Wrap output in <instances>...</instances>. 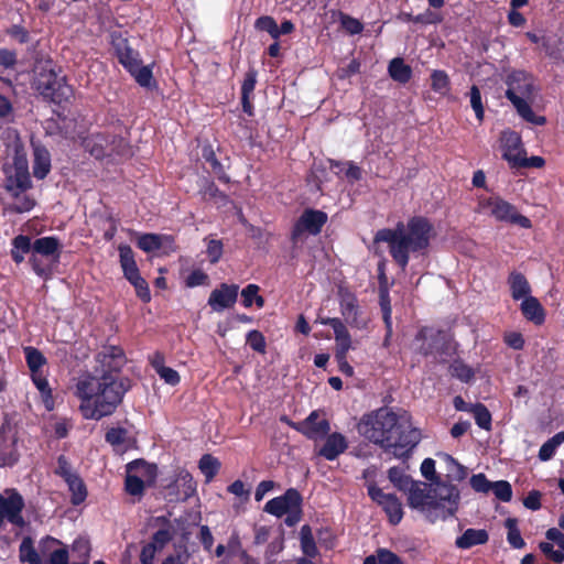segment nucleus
Wrapping results in <instances>:
<instances>
[{"mask_svg":"<svg viewBox=\"0 0 564 564\" xmlns=\"http://www.w3.org/2000/svg\"><path fill=\"white\" fill-rule=\"evenodd\" d=\"M301 496L295 489H289L283 496L269 500L264 511L275 517L286 516L285 523L293 525L301 518Z\"/></svg>","mask_w":564,"mask_h":564,"instance_id":"9d476101","label":"nucleus"},{"mask_svg":"<svg viewBox=\"0 0 564 564\" xmlns=\"http://www.w3.org/2000/svg\"><path fill=\"white\" fill-rule=\"evenodd\" d=\"M327 220V215L319 210H306L299 219L294 236H299L302 232H308L316 235L321 231L323 225Z\"/></svg>","mask_w":564,"mask_h":564,"instance_id":"4be33fe9","label":"nucleus"},{"mask_svg":"<svg viewBox=\"0 0 564 564\" xmlns=\"http://www.w3.org/2000/svg\"><path fill=\"white\" fill-rule=\"evenodd\" d=\"M189 553L184 546H174L173 551L164 556L161 564H186Z\"/></svg>","mask_w":564,"mask_h":564,"instance_id":"3c124183","label":"nucleus"},{"mask_svg":"<svg viewBox=\"0 0 564 564\" xmlns=\"http://www.w3.org/2000/svg\"><path fill=\"white\" fill-rule=\"evenodd\" d=\"M389 479L395 487L403 491H405L413 482V480H411L406 475H404L400 469L395 467L389 470Z\"/></svg>","mask_w":564,"mask_h":564,"instance_id":"5fc2aeb1","label":"nucleus"},{"mask_svg":"<svg viewBox=\"0 0 564 564\" xmlns=\"http://www.w3.org/2000/svg\"><path fill=\"white\" fill-rule=\"evenodd\" d=\"M98 364L93 371L78 377L75 384L78 410L86 420L111 415L131 387L130 380L119 373L124 364L120 348L106 347L98 355Z\"/></svg>","mask_w":564,"mask_h":564,"instance_id":"f257e3e1","label":"nucleus"},{"mask_svg":"<svg viewBox=\"0 0 564 564\" xmlns=\"http://www.w3.org/2000/svg\"><path fill=\"white\" fill-rule=\"evenodd\" d=\"M254 26L260 31L268 32L273 39L279 37L278 24L274 19L269 15L257 19Z\"/></svg>","mask_w":564,"mask_h":564,"instance_id":"864d4df0","label":"nucleus"},{"mask_svg":"<svg viewBox=\"0 0 564 564\" xmlns=\"http://www.w3.org/2000/svg\"><path fill=\"white\" fill-rule=\"evenodd\" d=\"M335 354L347 355L354 348L351 336L343 322H334Z\"/></svg>","mask_w":564,"mask_h":564,"instance_id":"7c9ffc66","label":"nucleus"},{"mask_svg":"<svg viewBox=\"0 0 564 564\" xmlns=\"http://www.w3.org/2000/svg\"><path fill=\"white\" fill-rule=\"evenodd\" d=\"M238 297V285L221 284L219 288L212 291L208 305L215 312H221L235 305Z\"/></svg>","mask_w":564,"mask_h":564,"instance_id":"a211bd4d","label":"nucleus"},{"mask_svg":"<svg viewBox=\"0 0 564 564\" xmlns=\"http://www.w3.org/2000/svg\"><path fill=\"white\" fill-rule=\"evenodd\" d=\"M207 256L210 262H217L223 256V245L219 240L210 239L207 242Z\"/></svg>","mask_w":564,"mask_h":564,"instance_id":"338daca9","label":"nucleus"},{"mask_svg":"<svg viewBox=\"0 0 564 564\" xmlns=\"http://www.w3.org/2000/svg\"><path fill=\"white\" fill-rule=\"evenodd\" d=\"M23 351L33 383L41 394L42 402L47 411H52L54 409L52 390L42 371L43 367L46 365V358L34 347H25Z\"/></svg>","mask_w":564,"mask_h":564,"instance_id":"0eeeda50","label":"nucleus"},{"mask_svg":"<svg viewBox=\"0 0 564 564\" xmlns=\"http://www.w3.org/2000/svg\"><path fill=\"white\" fill-rule=\"evenodd\" d=\"M368 494L373 501L382 507L392 524H398L402 520V505L394 495L386 494L375 485L368 486Z\"/></svg>","mask_w":564,"mask_h":564,"instance_id":"2eb2a0df","label":"nucleus"},{"mask_svg":"<svg viewBox=\"0 0 564 564\" xmlns=\"http://www.w3.org/2000/svg\"><path fill=\"white\" fill-rule=\"evenodd\" d=\"M172 531L170 528L159 530L152 539V542L142 547L140 561L142 564H153L158 554H161L165 545L172 539Z\"/></svg>","mask_w":564,"mask_h":564,"instance_id":"aec40b11","label":"nucleus"},{"mask_svg":"<svg viewBox=\"0 0 564 564\" xmlns=\"http://www.w3.org/2000/svg\"><path fill=\"white\" fill-rule=\"evenodd\" d=\"M51 170V155L48 151L41 147L34 145L33 174L37 178H44Z\"/></svg>","mask_w":564,"mask_h":564,"instance_id":"473e14b6","label":"nucleus"},{"mask_svg":"<svg viewBox=\"0 0 564 564\" xmlns=\"http://www.w3.org/2000/svg\"><path fill=\"white\" fill-rule=\"evenodd\" d=\"M507 85V98L511 101L518 113L528 122L539 126L543 124L545 119L536 116L530 107L534 100L533 79L524 72H513L508 76Z\"/></svg>","mask_w":564,"mask_h":564,"instance_id":"423d86ee","label":"nucleus"},{"mask_svg":"<svg viewBox=\"0 0 564 564\" xmlns=\"http://www.w3.org/2000/svg\"><path fill=\"white\" fill-rule=\"evenodd\" d=\"M137 83L141 86L149 87L152 82V70L149 66H143L141 62L134 69L130 72Z\"/></svg>","mask_w":564,"mask_h":564,"instance_id":"603ef678","label":"nucleus"},{"mask_svg":"<svg viewBox=\"0 0 564 564\" xmlns=\"http://www.w3.org/2000/svg\"><path fill=\"white\" fill-rule=\"evenodd\" d=\"M409 506L423 512L431 520L452 516L458 502V490L448 485H437L435 488L427 484L413 481L405 490Z\"/></svg>","mask_w":564,"mask_h":564,"instance_id":"20e7f679","label":"nucleus"},{"mask_svg":"<svg viewBox=\"0 0 564 564\" xmlns=\"http://www.w3.org/2000/svg\"><path fill=\"white\" fill-rule=\"evenodd\" d=\"M508 284L510 288L511 296L514 301H523L531 296V286L528 280L519 272H512L509 275Z\"/></svg>","mask_w":564,"mask_h":564,"instance_id":"cd10ccee","label":"nucleus"},{"mask_svg":"<svg viewBox=\"0 0 564 564\" xmlns=\"http://www.w3.org/2000/svg\"><path fill=\"white\" fill-rule=\"evenodd\" d=\"M59 241L54 237L36 239L32 245V257L30 259L33 270L39 275H46L48 268L39 262L37 256L51 257L58 253Z\"/></svg>","mask_w":564,"mask_h":564,"instance_id":"f3484780","label":"nucleus"},{"mask_svg":"<svg viewBox=\"0 0 564 564\" xmlns=\"http://www.w3.org/2000/svg\"><path fill=\"white\" fill-rule=\"evenodd\" d=\"M41 553L48 558L47 562L42 564H68V552L61 546L58 540L46 538L41 542Z\"/></svg>","mask_w":564,"mask_h":564,"instance_id":"b1692460","label":"nucleus"},{"mask_svg":"<svg viewBox=\"0 0 564 564\" xmlns=\"http://www.w3.org/2000/svg\"><path fill=\"white\" fill-rule=\"evenodd\" d=\"M18 437L11 427H3L0 432V462L12 465L18 459Z\"/></svg>","mask_w":564,"mask_h":564,"instance_id":"412c9836","label":"nucleus"},{"mask_svg":"<svg viewBox=\"0 0 564 564\" xmlns=\"http://www.w3.org/2000/svg\"><path fill=\"white\" fill-rule=\"evenodd\" d=\"M520 308L524 317L534 324L540 325L544 322V310L535 297L530 296L521 301Z\"/></svg>","mask_w":564,"mask_h":564,"instance_id":"2f4dec72","label":"nucleus"},{"mask_svg":"<svg viewBox=\"0 0 564 564\" xmlns=\"http://www.w3.org/2000/svg\"><path fill=\"white\" fill-rule=\"evenodd\" d=\"M118 250L124 278L134 286L137 295L143 302H149L151 300L149 285L140 275L132 249L127 245H120Z\"/></svg>","mask_w":564,"mask_h":564,"instance_id":"9b49d317","label":"nucleus"},{"mask_svg":"<svg viewBox=\"0 0 564 564\" xmlns=\"http://www.w3.org/2000/svg\"><path fill=\"white\" fill-rule=\"evenodd\" d=\"M436 232L433 225L422 217H415L406 225L399 224L394 229H382L376 234L375 246L384 242L392 259L405 269L410 259L426 254L431 240Z\"/></svg>","mask_w":564,"mask_h":564,"instance_id":"7ed1b4c3","label":"nucleus"},{"mask_svg":"<svg viewBox=\"0 0 564 564\" xmlns=\"http://www.w3.org/2000/svg\"><path fill=\"white\" fill-rule=\"evenodd\" d=\"M258 293H259L258 285H256V284L247 285L241 292L243 305L246 307H250L254 302L258 307H262L264 304V300Z\"/></svg>","mask_w":564,"mask_h":564,"instance_id":"de8ad7c7","label":"nucleus"},{"mask_svg":"<svg viewBox=\"0 0 564 564\" xmlns=\"http://www.w3.org/2000/svg\"><path fill=\"white\" fill-rule=\"evenodd\" d=\"M106 441L117 453H124L135 444L134 436L129 430L112 427L106 434Z\"/></svg>","mask_w":564,"mask_h":564,"instance_id":"393cba45","label":"nucleus"},{"mask_svg":"<svg viewBox=\"0 0 564 564\" xmlns=\"http://www.w3.org/2000/svg\"><path fill=\"white\" fill-rule=\"evenodd\" d=\"M296 429L307 437L316 440L328 432L329 424L317 411H314L303 422L299 423Z\"/></svg>","mask_w":564,"mask_h":564,"instance_id":"5701e85b","label":"nucleus"},{"mask_svg":"<svg viewBox=\"0 0 564 564\" xmlns=\"http://www.w3.org/2000/svg\"><path fill=\"white\" fill-rule=\"evenodd\" d=\"M500 149L502 158L511 167L518 169L521 164L525 163V150L519 133L511 130H505L500 137Z\"/></svg>","mask_w":564,"mask_h":564,"instance_id":"4468645a","label":"nucleus"},{"mask_svg":"<svg viewBox=\"0 0 564 564\" xmlns=\"http://www.w3.org/2000/svg\"><path fill=\"white\" fill-rule=\"evenodd\" d=\"M11 93V82L0 77V118H7L12 112V104L9 100Z\"/></svg>","mask_w":564,"mask_h":564,"instance_id":"4c0bfd02","label":"nucleus"},{"mask_svg":"<svg viewBox=\"0 0 564 564\" xmlns=\"http://www.w3.org/2000/svg\"><path fill=\"white\" fill-rule=\"evenodd\" d=\"M490 490H492L495 496L501 501H509L512 497L511 486L506 480L492 482Z\"/></svg>","mask_w":564,"mask_h":564,"instance_id":"6e6d98bb","label":"nucleus"},{"mask_svg":"<svg viewBox=\"0 0 564 564\" xmlns=\"http://www.w3.org/2000/svg\"><path fill=\"white\" fill-rule=\"evenodd\" d=\"M470 105L478 120L484 119V107L481 104L480 91L476 86L470 89Z\"/></svg>","mask_w":564,"mask_h":564,"instance_id":"bf43d9fd","label":"nucleus"},{"mask_svg":"<svg viewBox=\"0 0 564 564\" xmlns=\"http://www.w3.org/2000/svg\"><path fill=\"white\" fill-rule=\"evenodd\" d=\"M36 87L42 94L56 101L68 99L72 95V89L64 83V78L53 70L41 73L36 79Z\"/></svg>","mask_w":564,"mask_h":564,"instance_id":"ddd939ff","label":"nucleus"},{"mask_svg":"<svg viewBox=\"0 0 564 564\" xmlns=\"http://www.w3.org/2000/svg\"><path fill=\"white\" fill-rule=\"evenodd\" d=\"M11 149L13 151V163L6 167V189L12 198L13 209L24 213L34 206L33 199L24 194V191L30 186L26 151L17 135H14Z\"/></svg>","mask_w":564,"mask_h":564,"instance_id":"39448f33","label":"nucleus"},{"mask_svg":"<svg viewBox=\"0 0 564 564\" xmlns=\"http://www.w3.org/2000/svg\"><path fill=\"white\" fill-rule=\"evenodd\" d=\"M84 147L96 159L130 155V149L122 138L109 139L106 135L96 134L87 138Z\"/></svg>","mask_w":564,"mask_h":564,"instance_id":"f8f14e48","label":"nucleus"},{"mask_svg":"<svg viewBox=\"0 0 564 564\" xmlns=\"http://www.w3.org/2000/svg\"><path fill=\"white\" fill-rule=\"evenodd\" d=\"M150 361L155 372L165 383L176 386L180 382V375L176 370L165 366L164 357L160 352L153 354Z\"/></svg>","mask_w":564,"mask_h":564,"instance_id":"a878e982","label":"nucleus"},{"mask_svg":"<svg viewBox=\"0 0 564 564\" xmlns=\"http://www.w3.org/2000/svg\"><path fill=\"white\" fill-rule=\"evenodd\" d=\"M347 448V441L345 436L339 433L330 434L324 446L321 448L319 454L328 460L335 459Z\"/></svg>","mask_w":564,"mask_h":564,"instance_id":"bb28decb","label":"nucleus"},{"mask_svg":"<svg viewBox=\"0 0 564 564\" xmlns=\"http://www.w3.org/2000/svg\"><path fill=\"white\" fill-rule=\"evenodd\" d=\"M470 412L474 414L476 423L484 430H490L491 426V414L487 408L482 404H474L470 408Z\"/></svg>","mask_w":564,"mask_h":564,"instance_id":"8fccbe9b","label":"nucleus"},{"mask_svg":"<svg viewBox=\"0 0 564 564\" xmlns=\"http://www.w3.org/2000/svg\"><path fill=\"white\" fill-rule=\"evenodd\" d=\"M247 343L256 351L264 352V350H265L264 337L258 330H251L248 333Z\"/></svg>","mask_w":564,"mask_h":564,"instance_id":"052dcab7","label":"nucleus"},{"mask_svg":"<svg viewBox=\"0 0 564 564\" xmlns=\"http://www.w3.org/2000/svg\"><path fill=\"white\" fill-rule=\"evenodd\" d=\"M65 482L67 484L68 489L72 492V502L74 505H79L86 499V487L77 474L67 479Z\"/></svg>","mask_w":564,"mask_h":564,"instance_id":"79ce46f5","label":"nucleus"},{"mask_svg":"<svg viewBox=\"0 0 564 564\" xmlns=\"http://www.w3.org/2000/svg\"><path fill=\"white\" fill-rule=\"evenodd\" d=\"M390 76L400 83H406L411 77V68L401 58H394L389 65Z\"/></svg>","mask_w":564,"mask_h":564,"instance_id":"a19ab883","label":"nucleus"},{"mask_svg":"<svg viewBox=\"0 0 564 564\" xmlns=\"http://www.w3.org/2000/svg\"><path fill=\"white\" fill-rule=\"evenodd\" d=\"M175 486L178 490V494L184 499L192 497L196 491V482L193 476L184 469L178 471L175 479Z\"/></svg>","mask_w":564,"mask_h":564,"instance_id":"f704fd0d","label":"nucleus"},{"mask_svg":"<svg viewBox=\"0 0 564 564\" xmlns=\"http://www.w3.org/2000/svg\"><path fill=\"white\" fill-rule=\"evenodd\" d=\"M482 212L487 213L498 221L517 225L521 228H530L531 221L518 213L517 208L499 196L482 199L479 203Z\"/></svg>","mask_w":564,"mask_h":564,"instance_id":"1a4fd4ad","label":"nucleus"},{"mask_svg":"<svg viewBox=\"0 0 564 564\" xmlns=\"http://www.w3.org/2000/svg\"><path fill=\"white\" fill-rule=\"evenodd\" d=\"M23 507V498L17 490L7 489L0 494V511L9 522L17 525L23 524L21 516Z\"/></svg>","mask_w":564,"mask_h":564,"instance_id":"dca6fc26","label":"nucleus"},{"mask_svg":"<svg viewBox=\"0 0 564 564\" xmlns=\"http://www.w3.org/2000/svg\"><path fill=\"white\" fill-rule=\"evenodd\" d=\"M126 473V490L129 495L137 497H140L156 478L155 465L142 459L129 463Z\"/></svg>","mask_w":564,"mask_h":564,"instance_id":"6e6552de","label":"nucleus"},{"mask_svg":"<svg viewBox=\"0 0 564 564\" xmlns=\"http://www.w3.org/2000/svg\"><path fill=\"white\" fill-rule=\"evenodd\" d=\"M488 541V533L482 529H467L455 541L458 549H470L475 545L485 544Z\"/></svg>","mask_w":564,"mask_h":564,"instance_id":"c756f323","label":"nucleus"},{"mask_svg":"<svg viewBox=\"0 0 564 564\" xmlns=\"http://www.w3.org/2000/svg\"><path fill=\"white\" fill-rule=\"evenodd\" d=\"M20 558L30 564H42L40 555L35 552L31 539L26 538L20 545Z\"/></svg>","mask_w":564,"mask_h":564,"instance_id":"49530a36","label":"nucleus"},{"mask_svg":"<svg viewBox=\"0 0 564 564\" xmlns=\"http://www.w3.org/2000/svg\"><path fill=\"white\" fill-rule=\"evenodd\" d=\"M564 442V432H560L555 434L553 437H551L547 442H545L540 451H539V458L542 462L550 460L555 452L556 448Z\"/></svg>","mask_w":564,"mask_h":564,"instance_id":"ea45409f","label":"nucleus"},{"mask_svg":"<svg viewBox=\"0 0 564 564\" xmlns=\"http://www.w3.org/2000/svg\"><path fill=\"white\" fill-rule=\"evenodd\" d=\"M437 457L445 464L447 477L452 480H462L466 477L467 471L464 466L457 463L452 456L441 453Z\"/></svg>","mask_w":564,"mask_h":564,"instance_id":"e433bc0d","label":"nucleus"},{"mask_svg":"<svg viewBox=\"0 0 564 564\" xmlns=\"http://www.w3.org/2000/svg\"><path fill=\"white\" fill-rule=\"evenodd\" d=\"M506 528L508 529L507 540L514 549H522L524 546V541L521 538L520 531L518 529V521L514 518H508L505 522Z\"/></svg>","mask_w":564,"mask_h":564,"instance_id":"a18cd8bd","label":"nucleus"},{"mask_svg":"<svg viewBox=\"0 0 564 564\" xmlns=\"http://www.w3.org/2000/svg\"><path fill=\"white\" fill-rule=\"evenodd\" d=\"M138 247L144 252L169 253L174 249L173 238L167 235L143 234L138 235Z\"/></svg>","mask_w":564,"mask_h":564,"instance_id":"6ab92c4d","label":"nucleus"},{"mask_svg":"<svg viewBox=\"0 0 564 564\" xmlns=\"http://www.w3.org/2000/svg\"><path fill=\"white\" fill-rule=\"evenodd\" d=\"M490 482L484 474L474 475L470 478V486L478 492H488L491 489Z\"/></svg>","mask_w":564,"mask_h":564,"instance_id":"e2e57ef3","label":"nucleus"},{"mask_svg":"<svg viewBox=\"0 0 564 564\" xmlns=\"http://www.w3.org/2000/svg\"><path fill=\"white\" fill-rule=\"evenodd\" d=\"M540 550L556 563H562L564 561V552L562 550H554L553 545L549 542L540 543Z\"/></svg>","mask_w":564,"mask_h":564,"instance_id":"69168bd1","label":"nucleus"},{"mask_svg":"<svg viewBox=\"0 0 564 564\" xmlns=\"http://www.w3.org/2000/svg\"><path fill=\"white\" fill-rule=\"evenodd\" d=\"M379 564H403L400 557L387 549L378 550Z\"/></svg>","mask_w":564,"mask_h":564,"instance_id":"774afa93","label":"nucleus"},{"mask_svg":"<svg viewBox=\"0 0 564 564\" xmlns=\"http://www.w3.org/2000/svg\"><path fill=\"white\" fill-rule=\"evenodd\" d=\"M329 164L334 173L339 174L344 172L346 177L351 182L359 180L361 176L360 169L352 163L341 164L330 161Z\"/></svg>","mask_w":564,"mask_h":564,"instance_id":"09e8293b","label":"nucleus"},{"mask_svg":"<svg viewBox=\"0 0 564 564\" xmlns=\"http://www.w3.org/2000/svg\"><path fill=\"white\" fill-rule=\"evenodd\" d=\"M358 432L369 442L392 451L398 457L406 454L421 440V432L413 426L408 413L388 408L364 415L358 423Z\"/></svg>","mask_w":564,"mask_h":564,"instance_id":"f03ea898","label":"nucleus"},{"mask_svg":"<svg viewBox=\"0 0 564 564\" xmlns=\"http://www.w3.org/2000/svg\"><path fill=\"white\" fill-rule=\"evenodd\" d=\"M301 547L303 553L311 558L315 557L318 553L312 530L308 525H304L301 529Z\"/></svg>","mask_w":564,"mask_h":564,"instance_id":"c03bdc74","label":"nucleus"},{"mask_svg":"<svg viewBox=\"0 0 564 564\" xmlns=\"http://www.w3.org/2000/svg\"><path fill=\"white\" fill-rule=\"evenodd\" d=\"M202 474L205 476L206 481H210L220 468V462L212 455H204L198 463Z\"/></svg>","mask_w":564,"mask_h":564,"instance_id":"37998d69","label":"nucleus"},{"mask_svg":"<svg viewBox=\"0 0 564 564\" xmlns=\"http://www.w3.org/2000/svg\"><path fill=\"white\" fill-rule=\"evenodd\" d=\"M256 86V75L253 73H248L243 84H242V101L243 109L246 112L251 113L250 105L248 102L249 95L253 91Z\"/></svg>","mask_w":564,"mask_h":564,"instance_id":"4d7b16f0","label":"nucleus"},{"mask_svg":"<svg viewBox=\"0 0 564 564\" xmlns=\"http://www.w3.org/2000/svg\"><path fill=\"white\" fill-rule=\"evenodd\" d=\"M432 90L441 97H447L451 94L452 85L448 74L442 69H433L430 75Z\"/></svg>","mask_w":564,"mask_h":564,"instance_id":"72a5a7b5","label":"nucleus"},{"mask_svg":"<svg viewBox=\"0 0 564 564\" xmlns=\"http://www.w3.org/2000/svg\"><path fill=\"white\" fill-rule=\"evenodd\" d=\"M451 368L453 376L457 377L462 381L469 382L474 377L473 369L463 362L456 361L452 365Z\"/></svg>","mask_w":564,"mask_h":564,"instance_id":"13d9d810","label":"nucleus"},{"mask_svg":"<svg viewBox=\"0 0 564 564\" xmlns=\"http://www.w3.org/2000/svg\"><path fill=\"white\" fill-rule=\"evenodd\" d=\"M340 311L341 315L344 316L348 324L357 327L361 326L357 318L358 308L354 296H351L350 294L341 296Z\"/></svg>","mask_w":564,"mask_h":564,"instance_id":"c9c22d12","label":"nucleus"},{"mask_svg":"<svg viewBox=\"0 0 564 564\" xmlns=\"http://www.w3.org/2000/svg\"><path fill=\"white\" fill-rule=\"evenodd\" d=\"M12 246L13 248L11 250V256L17 263L22 262L24 260L25 254L32 250L30 238L22 235L17 236L13 239Z\"/></svg>","mask_w":564,"mask_h":564,"instance_id":"58836bf2","label":"nucleus"},{"mask_svg":"<svg viewBox=\"0 0 564 564\" xmlns=\"http://www.w3.org/2000/svg\"><path fill=\"white\" fill-rule=\"evenodd\" d=\"M119 62L122 64V66L130 73L134 67L138 66L140 63L138 53H135L133 50L127 51L123 55L119 56Z\"/></svg>","mask_w":564,"mask_h":564,"instance_id":"680f3d73","label":"nucleus"},{"mask_svg":"<svg viewBox=\"0 0 564 564\" xmlns=\"http://www.w3.org/2000/svg\"><path fill=\"white\" fill-rule=\"evenodd\" d=\"M340 22H341V26L349 34H358L362 31V24L355 18L344 14L340 17Z\"/></svg>","mask_w":564,"mask_h":564,"instance_id":"0e129e2a","label":"nucleus"},{"mask_svg":"<svg viewBox=\"0 0 564 564\" xmlns=\"http://www.w3.org/2000/svg\"><path fill=\"white\" fill-rule=\"evenodd\" d=\"M442 339L443 336L440 333L436 334L431 329H423L417 335L413 348L424 355H430Z\"/></svg>","mask_w":564,"mask_h":564,"instance_id":"c85d7f7f","label":"nucleus"}]
</instances>
